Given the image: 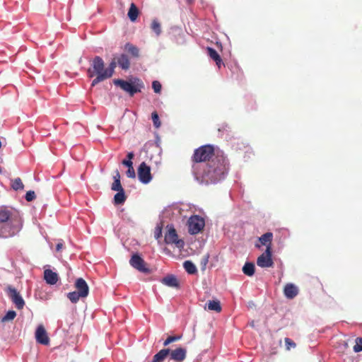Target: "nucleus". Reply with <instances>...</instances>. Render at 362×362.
Returning a JSON list of instances; mask_svg holds the SVG:
<instances>
[{
  "instance_id": "17",
  "label": "nucleus",
  "mask_w": 362,
  "mask_h": 362,
  "mask_svg": "<svg viewBox=\"0 0 362 362\" xmlns=\"http://www.w3.org/2000/svg\"><path fill=\"white\" fill-rule=\"evenodd\" d=\"M170 350L169 349H163L159 351L153 357L152 362H163L169 355Z\"/></svg>"
},
{
  "instance_id": "39",
  "label": "nucleus",
  "mask_w": 362,
  "mask_h": 362,
  "mask_svg": "<svg viewBox=\"0 0 362 362\" xmlns=\"http://www.w3.org/2000/svg\"><path fill=\"white\" fill-rule=\"evenodd\" d=\"M162 235V226H157L154 232V237L156 239H159Z\"/></svg>"
},
{
  "instance_id": "36",
  "label": "nucleus",
  "mask_w": 362,
  "mask_h": 362,
  "mask_svg": "<svg viewBox=\"0 0 362 362\" xmlns=\"http://www.w3.org/2000/svg\"><path fill=\"white\" fill-rule=\"evenodd\" d=\"M354 351L355 352L362 351V337H358L356 339V344L354 346Z\"/></svg>"
},
{
  "instance_id": "32",
  "label": "nucleus",
  "mask_w": 362,
  "mask_h": 362,
  "mask_svg": "<svg viewBox=\"0 0 362 362\" xmlns=\"http://www.w3.org/2000/svg\"><path fill=\"white\" fill-rule=\"evenodd\" d=\"M16 316V313L14 310H9L2 318L3 322L13 320Z\"/></svg>"
},
{
  "instance_id": "43",
  "label": "nucleus",
  "mask_w": 362,
  "mask_h": 362,
  "mask_svg": "<svg viewBox=\"0 0 362 362\" xmlns=\"http://www.w3.org/2000/svg\"><path fill=\"white\" fill-rule=\"evenodd\" d=\"M122 165L128 167V168L133 166V163L130 160L124 159L122 160Z\"/></svg>"
},
{
  "instance_id": "40",
  "label": "nucleus",
  "mask_w": 362,
  "mask_h": 362,
  "mask_svg": "<svg viewBox=\"0 0 362 362\" xmlns=\"http://www.w3.org/2000/svg\"><path fill=\"white\" fill-rule=\"evenodd\" d=\"M35 198V194L34 191H28L25 194V199L28 202H31Z\"/></svg>"
},
{
  "instance_id": "22",
  "label": "nucleus",
  "mask_w": 362,
  "mask_h": 362,
  "mask_svg": "<svg viewBox=\"0 0 362 362\" xmlns=\"http://www.w3.org/2000/svg\"><path fill=\"white\" fill-rule=\"evenodd\" d=\"M255 271V267L252 262H246L243 267V272L248 276H253Z\"/></svg>"
},
{
  "instance_id": "18",
  "label": "nucleus",
  "mask_w": 362,
  "mask_h": 362,
  "mask_svg": "<svg viewBox=\"0 0 362 362\" xmlns=\"http://www.w3.org/2000/svg\"><path fill=\"white\" fill-rule=\"evenodd\" d=\"M113 179L114 182L112 184L111 189L113 191H120L124 189L120 182V174L117 170L115 172Z\"/></svg>"
},
{
  "instance_id": "44",
  "label": "nucleus",
  "mask_w": 362,
  "mask_h": 362,
  "mask_svg": "<svg viewBox=\"0 0 362 362\" xmlns=\"http://www.w3.org/2000/svg\"><path fill=\"white\" fill-rule=\"evenodd\" d=\"M63 247V243L59 242L57 244V246H56V250L57 252L60 251Z\"/></svg>"
},
{
  "instance_id": "26",
  "label": "nucleus",
  "mask_w": 362,
  "mask_h": 362,
  "mask_svg": "<svg viewBox=\"0 0 362 362\" xmlns=\"http://www.w3.org/2000/svg\"><path fill=\"white\" fill-rule=\"evenodd\" d=\"M183 267L186 272L189 274H194L197 272L196 266L189 260L184 262Z\"/></svg>"
},
{
  "instance_id": "5",
  "label": "nucleus",
  "mask_w": 362,
  "mask_h": 362,
  "mask_svg": "<svg viewBox=\"0 0 362 362\" xmlns=\"http://www.w3.org/2000/svg\"><path fill=\"white\" fill-rule=\"evenodd\" d=\"M168 231L165 235V243L168 245L174 244L179 249H182L185 246L183 240L178 238L176 230L173 226H168Z\"/></svg>"
},
{
  "instance_id": "41",
  "label": "nucleus",
  "mask_w": 362,
  "mask_h": 362,
  "mask_svg": "<svg viewBox=\"0 0 362 362\" xmlns=\"http://www.w3.org/2000/svg\"><path fill=\"white\" fill-rule=\"evenodd\" d=\"M126 173L128 177L134 178L136 176L133 166L129 168Z\"/></svg>"
},
{
  "instance_id": "35",
  "label": "nucleus",
  "mask_w": 362,
  "mask_h": 362,
  "mask_svg": "<svg viewBox=\"0 0 362 362\" xmlns=\"http://www.w3.org/2000/svg\"><path fill=\"white\" fill-rule=\"evenodd\" d=\"M181 339V336H170L168 337L164 341L163 345L165 346H168L170 343L178 341Z\"/></svg>"
},
{
  "instance_id": "31",
  "label": "nucleus",
  "mask_w": 362,
  "mask_h": 362,
  "mask_svg": "<svg viewBox=\"0 0 362 362\" xmlns=\"http://www.w3.org/2000/svg\"><path fill=\"white\" fill-rule=\"evenodd\" d=\"M11 187L14 190L23 189L24 185L21 178L17 177L12 181Z\"/></svg>"
},
{
  "instance_id": "4",
  "label": "nucleus",
  "mask_w": 362,
  "mask_h": 362,
  "mask_svg": "<svg viewBox=\"0 0 362 362\" xmlns=\"http://www.w3.org/2000/svg\"><path fill=\"white\" fill-rule=\"evenodd\" d=\"M214 148L211 145H204L195 149L192 157L194 163L209 162L215 157Z\"/></svg>"
},
{
  "instance_id": "27",
  "label": "nucleus",
  "mask_w": 362,
  "mask_h": 362,
  "mask_svg": "<svg viewBox=\"0 0 362 362\" xmlns=\"http://www.w3.org/2000/svg\"><path fill=\"white\" fill-rule=\"evenodd\" d=\"M208 309L217 313L221 311V306L219 300H209L207 303Z\"/></svg>"
},
{
  "instance_id": "21",
  "label": "nucleus",
  "mask_w": 362,
  "mask_h": 362,
  "mask_svg": "<svg viewBox=\"0 0 362 362\" xmlns=\"http://www.w3.org/2000/svg\"><path fill=\"white\" fill-rule=\"evenodd\" d=\"M273 238V234L270 232L266 233L262 235L259 240L262 245H265L267 247L270 246L272 247V241Z\"/></svg>"
},
{
  "instance_id": "6",
  "label": "nucleus",
  "mask_w": 362,
  "mask_h": 362,
  "mask_svg": "<svg viewBox=\"0 0 362 362\" xmlns=\"http://www.w3.org/2000/svg\"><path fill=\"white\" fill-rule=\"evenodd\" d=\"M129 264L133 268L136 269L140 272L144 274L151 273V269L148 267L146 262L140 255L136 253L132 255L131 259H129Z\"/></svg>"
},
{
  "instance_id": "11",
  "label": "nucleus",
  "mask_w": 362,
  "mask_h": 362,
  "mask_svg": "<svg viewBox=\"0 0 362 362\" xmlns=\"http://www.w3.org/2000/svg\"><path fill=\"white\" fill-rule=\"evenodd\" d=\"M35 339L37 343L48 345L49 344V338L42 325H39L35 331Z\"/></svg>"
},
{
  "instance_id": "9",
  "label": "nucleus",
  "mask_w": 362,
  "mask_h": 362,
  "mask_svg": "<svg viewBox=\"0 0 362 362\" xmlns=\"http://www.w3.org/2000/svg\"><path fill=\"white\" fill-rule=\"evenodd\" d=\"M272 255V247L268 246L265 252L258 257L257 259V266L262 268L273 267L274 262Z\"/></svg>"
},
{
  "instance_id": "25",
  "label": "nucleus",
  "mask_w": 362,
  "mask_h": 362,
  "mask_svg": "<svg viewBox=\"0 0 362 362\" xmlns=\"http://www.w3.org/2000/svg\"><path fill=\"white\" fill-rule=\"evenodd\" d=\"M117 193L114 197V203L115 205L122 204L126 200V196L124 189L117 191Z\"/></svg>"
},
{
  "instance_id": "19",
  "label": "nucleus",
  "mask_w": 362,
  "mask_h": 362,
  "mask_svg": "<svg viewBox=\"0 0 362 362\" xmlns=\"http://www.w3.org/2000/svg\"><path fill=\"white\" fill-rule=\"evenodd\" d=\"M162 283L170 287H178L179 282L173 275H168L162 279Z\"/></svg>"
},
{
  "instance_id": "15",
  "label": "nucleus",
  "mask_w": 362,
  "mask_h": 362,
  "mask_svg": "<svg viewBox=\"0 0 362 362\" xmlns=\"http://www.w3.org/2000/svg\"><path fill=\"white\" fill-rule=\"evenodd\" d=\"M44 279L48 284L54 285L58 281V275L51 269H45L44 272Z\"/></svg>"
},
{
  "instance_id": "20",
  "label": "nucleus",
  "mask_w": 362,
  "mask_h": 362,
  "mask_svg": "<svg viewBox=\"0 0 362 362\" xmlns=\"http://www.w3.org/2000/svg\"><path fill=\"white\" fill-rule=\"evenodd\" d=\"M117 60L118 65L122 69L127 70L129 68L130 62L127 55L122 54L117 59Z\"/></svg>"
},
{
  "instance_id": "16",
  "label": "nucleus",
  "mask_w": 362,
  "mask_h": 362,
  "mask_svg": "<svg viewBox=\"0 0 362 362\" xmlns=\"http://www.w3.org/2000/svg\"><path fill=\"white\" fill-rule=\"evenodd\" d=\"M208 55L215 61L217 66L218 68L221 67V64H223L222 59L218 53L213 48L208 47L206 48Z\"/></svg>"
},
{
  "instance_id": "37",
  "label": "nucleus",
  "mask_w": 362,
  "mask_h": 362,
  "mask_svg": "<svg viewBox=\"0 0 362 362\" xmlns=\"http://www.w3.org/2000/svg\"><path fill=\"white\" fill-rule=\"evenodd\" d=\"M284 341L286 344V350L289 351L292 348H295L296 346V343L291 340V339L286 337L284 339Z\"/></svg>"
},
{
  "instance_id": "24",
  "label": "nucleus",
  "mask_w": 362,
  "mask_h": 362,
  "mask_svg": "<svg viewBox=\"0 0 362 362\" xmlns=\"http://www.w3.org/2000/svg\"><path fill=\"white\" fill-rule=\"evenodd\" d=\"M117 64V60L116 58H114L111 62L110 63L107 68H106L105 77L111 78L114 74L115 69L116 68Z\"/></svg>"
},
{
  "instance_id": "30",
  "label": "nucleus",
  "mask_w": 362,
  "mask_h": 362,
  "mask_svg": "<svg viewBox=\"0 0 362 362\" xmlns=\"http://www.w3.org/2000/svg\"><path fill=\"white\" fill-rule=\"evenodd\" d=\"M67 298L71 303H76L79 300V298H81V296L77 291H72L67 294Z\"/></svg>"
},
{
  "instance_id": "3",
  "label": "nucleus",
  "mask_w": 362,
  "mask_h": 362,
  "mask_svg": "<svg viewBox=\"0 0 362 362\" xmlns=\"http://www.w3.org/2000/svg\"><path fill=\"white\" fill-rule=\"evenodd\" d=\"M114 84L119 86L124 91L129 93L130 96H133L134 94L141 92V90L144 88V83L139 78H134L130 81L115 79L114 80Z\"/></svg>"
},
{
  "instance_id": "8",
  "label": "nucleus",
  "mask_w": 362,
  "mask_h": 362,
  "mask_svg": "<svg viewBox=\"0 0 362 362\" xmlns=\"http://www.w3.org/2000/svg\"><path fill=\"white\" fill-rule=\"evenodd\" d=\"M188 231L190 234L194 235L199 233L204 227V221L199 216H192L188 221Z\"/></svg>"
},
{
  "instance_id": "2",
  "label": "nucleus",
  "mask_w": 362,
  "mask_h": 362,
  "mask_svg": "<svg viewBox=\"0 0 362 362\" xmlns=\"http://www.w3.org/2000/svg\"><path fill=\"white\" fill-rule=\"evenodd\" d=\"M87 72L88 77L93 78L95 76V78L92 81L91 86H95L98 83L109 78L108 77L105 76L106 72L105 62L99 56H96L93 58L90 64V67L88 68Z\"/></svg>"
},
{
  "instance_id": "28",
  "label": "nucleus",
  "mask_w": 362,
  "mask_h": 362,
  "mask_svg": "<svg viewBox=\"0 0 362 362\" xmlns=\"http://www.w3.org/2000/svg\"><path fill=\"white\" fill-rule=\"evenodd\" d=\"M11 218V211L6 209H0V223L8 221Z\"/></svg>"
},
{
  "instance_id": "14",
  "label": "nucleus",
  "mask_w": 362,
  "mask_h": 362,
  "mask_svg": "<svg viewBox=\"0 0 362 362\" xmlns=\"http://www.w3.org/2000/svg\"><path fill=\"white\" fill-rule=\"evenodd\" d=\"M284 293L288 299L294 298L298 293V288L293 284H287L284 288Z\"/></svg>"
},
{
  "instance_id": "42",
  "label": "nucleus",
  "mask_w": 362,
  "mask_h": 362,
  "mask_svg": "<svg viewBox=\"0 0 362 362\" xmlns=\"http://www.w3.org/2000/svg\"><path fill=\"white\" fill-rule=\"evenodd\" d=\"M209 255H206L202 259V269H204L208 262H209Z\"/></svg>"
},
{
  "instance_id": "33",
  "label": "nucleus",
  "mask_w": 362,
  "mask_h": 362,
  "mask_svg": "<svg viewBox=\"0 0 362 362\" xmlns=\"http://www.w3.org/2000/svg\"><path fill=\"white\" fill-rule=\"evenodd\" d=\"M151 29L156 33L157 35H160L161 32L160 25L156 20H153L151 26Z\"/></svg>"
},
{
  "instance_id": "12",
  "label": "nucleus",
  "mask_w": 362,
  "mask_h": 362,
  "mask_svg": "<svg viewBox=\"0 0 362 362\" xmlns=\"http://www.w3.org/2000/svg\"><path fill=\"white\" fill-rule=\"evenodd\" d=\"M75 288L78 293L81 294V298H86L89 293V288L86 281L82 278H78L75 282Z\"/></svg>"
},
{
  "instance_id": "45",
  "label": "nucleus",
  "mask_w": 362,
  "mask_h": 362,
  "mask_svg": "<svg viewBox=\"0 0 362 362\" xmlns=\"http://www.w3.org/2000/svg\"><path fill=\"white\" fill-rule=\"evenodd\" d=\"M127 157L128 158L127 160H132V159L134 157V154L133 152H129V153H128Z\"/></svg>"
},
{
  "instance_id": "7",
  "label": "nucleus",
  "mask_w": 362,
  "mask_h": 362,
  "mask_svg": "<svg viewBox=\"0 0 362 362\" xmlns=\"http://www.w3.org/2000/svg\"><path fill=\"white\" fill-rule=\"evenodd\" d=\"M6 292L11 301L15 304L17 309L21 310L25 305V301L19 292L12 286L8 285L6 288Z\"/></svg>"
},
{
  "instance_id": "1",
  "label": "nucleus",
  "mask_w": 362,
  "mask_h": 362,
  "mask_svg": "<svg viewBox=\"0 0 362 362\" xmlns=\"http://www.w3.org/2000/svg\"><path fill=\"white\" fill-rule=\"evenodd\" d=\"M228 160L223 155H217L209 162L202 165L198 170L193 166L196 179L201 183L206 185L216 183L223 180L228 172Z\"/></svg>"
},
{
  "instance_id": "29",
  "label": "nucleus",
  "mask_w": 362,
  "mask_h": 362,
  "mask_svg": "<svg viewBox=\"0 0 362 362\" xmlns=\"http://www.w3.org/2000/svg\"><path fill=\"white\" fill-rule=\"evenodd\" d=\"M126 48L127 49V51L134 57H138L139 56V49L136 46L127 43L126 45Z\"/></svg>"
},
{
  "instance_id": "34",
  "label": "nucleus",
  "mask_w": 362,
  "mask_h": 362,
  "mask_svg": "<svg viewBox=\"0 0 362 362\" xmlns=\"http://www.w3.org/2000/svg\"><path fill=\"white\" fill-rule=\"evenodd\" d=\"M151 118H152L154 127L156 128L160 127V122L159 117H158L157 112L155 111V112H152Z\"/></svg>"
},
{
  "instance_id": "10",
  "label": "nucleus",
  "mask_w": 362,
  "mask_h": 362,
  "mask_svg": "<svg viewBox=\"0 0 362 362\" xmlns=\"http://www.w3.org/2000/svg\"><path fill=\"white\" fill-rule=\"evenodd\" d=\"M138 177L139 180L144 184H148L152 180L151 168L145 162H142L138 168Z\"/></svg>"
},
{
  "instance_id": "23",
  "label": "nucleus",
  "mask_w": 362,
  "mask_h": 362,
  "mask_svg": "<svg viewBox=\"0 0 362 362\" xmlns=\"http://www.w3.org/2000/svg\"><path fill=\"white\" fill-rule=\"evenodd\" d=\"M127 15L132 21H135L136 20L139 15V9L134 3L131 4Z\"/></svg>"
},
{
  "instance_id": "13",
  "label": "nucleus",
  "mask_w": 362,
  "mask_h": 362,
  "mask_svg": "<svg viewBox=\"0 0 362 362\" xmlns=\"http://www.w3.org/2000/svg\"><path fill=\"white\" fill-rule=\"evenodd\" d=\"M187 351L184 348H177L170 352V358L176 361H182L186 358Z\"/></svg>"
},
{
  "instance_id": "38",
  "label": "nucleus",
  "mask_w": 362,
  "mask_h": 362,
  "mask_svg": "<svg viewBox=\"0 0 362 362\" xmlns=\"http://www.w3.org/2000/svg\"><path fill=\"white\" fill-rule=\"evenodd\" d=\"M152 88L156 93H159L161 91L162 86L158 81H154L152 83Z\"/></svg>"
}]
</instances>
